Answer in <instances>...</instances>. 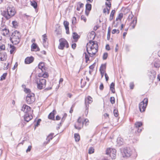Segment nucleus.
I'll use <instances>...</instances> for the list:
<instances>
[{
	"mask_svg": "<svg viewBox=\"0 0 160 160\" xmlns=\"http://www.w3.org/2000/svg\"><path fill=\"white\" fill-rule=\"evenodd\" d=\"M87 51L88 54L86 52L84 53L85 58L86 59V62H88L89 60V57L92 58H93L94 55L98 51V44L91 40H90L89 42L87 43L86 46Z\"/></svg>",
	"mask_w": 160,
	"mask_h": 160,
	"instance_id": "obj_1",
	"label": "nucleus"
},
{
	"mask_svg": "<svg viewBox=\"0 0 160 160\" xmlns=\"http://www.w3.org/2000/svg\"><path fill=\"white\" fill-rule=\"evenodd\" d=\"M24 91L27 94L26 99L27 103L28 104L33 103L35 100L34 94L31 92L30 89L28 88H25Z\"/></svg>",
	"mask_w": 160,
	"mask_h": 160,
	"instance_id": "obj_2",
	"label": "nucleus"
},
{
	"mask_svg": "<svg viewBox=\"0 0 160 160\" xmlns=\"http://www.w3.org/2000/svg\"><path fill=\"white\" fill-rule=\"evenodd\" d=\"M21 35L19 32L16 31L12 32L10 40L14 44H18L20 41Z\"/></svg>",
	"mask_w": 160,
	"mask_h": 160,
	"instance_id": "obj_3",
	"label": "nucleus"
},
{
	"mask_svg": "<svg viewBox=\"0 0 160 160\" xmlns=\"http://www.w3.org/2000/svg\"><path fill=\"white\" fill-rule=\"evenodd\" d=\"M15 13L14 8L13 7H9L7 8V12L4 11L2 14L7 19H8L11 17L13 16Z\"/></svg>",
	"mask_w": 160,
	"mask_h": 160,
	"instance_id": "obj_4",
	"label": "nucleus"
},
{
	"mask_svg": "<svg viewBox=\"0 0 160 160\" xmlns=\"http://www.w3.org/2000/svg\"><path fill=\"white\" fill-rule=\"evenodd\" d=\"M46 80L45 79L42 78V77L38 78H37L36 82L37 84L38 88L42 89L45 88L46 86Z\"/></svg>",
	"mask_w": 160,
	"mask_h": 160,
	"instance_id": "obj_5",
	"label": "nucleus"
},
{
	"mask_svg": "<svg viewBox=\"0 0 160 160\" xmlns=\"http://www.w3.org/2000/svg\"><path fill=\"white\" fill-rule=\"evenodd\" d=\"M59 44L58 46V48L59 49L63 50L65 47H66L67 48L69 47L68 43L64 38H61L59 39Z\"/></svg>",
	"mask_w": 160,
	"mask_h": 160,
	"instance_id": "obj_6",
	"label": "nucleus"
},
{
	"mask_svg": "<svg viewBox=\"0 0 160 160\" xmlns=\"http://www.w3.org/2000/svg\"><path fill=\"white\" fill-rule=\"evenodd\" d=\"M121 152L123 158L129 157L132 154L131 149L128 148H125L122 149L121 150Z\"/></svg>",
	"mask_w": 160,
	"mask_h": 160,
	"instance_id": "obj_7",
	"label": "nucleus"
},
{
	"mask_svg": "<svg viewBox=\"0 0 160 160\" xmlns=\"http://www.w3.org/2000/svg\"><path fill=\"white\" fill-rule=\"evenodd\" d=\"M148 103V99L145 98L139 104V108L140 111L143 112L145 111Z\"/></svg>",
	"mask_w": 160,
	"mask_h": 160,
	"instance_id": "obj_8",
	"label": "nucleus"
},
{
	"mask_svg": "<svg viewBox=\"0 0 160 160\" xmlns=\"http://www.w3.org/2000/svg\"><path fill=\"white\" fill-rule=\"evenodd\" d=\"M116 152L115 149L109 148L106 150V154L109 155L112 159H114L116 157Z\"/></svg>",
	"mask_w": 160,
	"mask_h": 160,
	"instance_id": "obj_9",
	"label": "nucleus"
},
{
	"mask_svg": "<svg viewBox=\"0 0 160 160\" xmlns=\"http://www.w3.org/2000/svg\"><path fill=\"white\" fill-rule=\"evenodd\" d=\"M31 108L26 105H23L22 107V111H23L25 114L32 113Z\"/></svg>",
	"mask_w": 160,
	"mask_h": 160,
	"instance_id": "obj_10",
	"label": "nucleus"
},
{
	"mask_svg": "<svg viewBox=\"0 0 160 160\" xmlns=\"http://www.w3.org/2000/svg\"><path fill=\"white\" fill-rule=\"evenodd\" d=\"M92 101V98L90 96H88L86 98H85V102L86 106V110H87L88 108V104L91 103Z\"/></svg>",
	"mask_w": 160,
	"mask_h": 160,
	"instance_id": "obj_11",
	"label": "nucleus"
},
{
	"mask_svg": "<svg viewBox=\"0 0 160 160\" xmlns=\"http://www.w3.org/2000/svg\"><path fill=\"white\" fill-rule=\"evenodd\" d=\"M32 113H26L25 114L24 119L25 121L28 122L32 119Z\"/></svg>",
	"mask_w": 160,
	"mask_h": 160,
	"instance_id": "obj_12",
	"label": "nucleus"
},
{
	"mask_svg": "<svg viewBox=\"0 0 160 160\" xmlns=\"http://www.w3.org/2000/svg\"><path fill=\"white\" fill-rule=\"evenodd\" d=\"M77 124L78 126L77 127L76 126V124L74 125L75 128L77 129H80L81 128V127L82 126L83 122H82V120L81 117H79L78 118L77 121Z\"/></svg>",
	"mask_w": 160,
	"mask_h": 160,
	"instance_id": "obj_13",
	"label": "nucleus"
},
{
	"mask_svg": "<svg viewBox=\"0 0 160 160\" xmlns=\"http://www.w3.org/2000/svg\"><path fill=\"white\" fill-rule=\"evenodd\" d=\"M2 34L5 36H8L9 33V31L6 27H2L0 28Z\"/></svg>",
	"mask_w": 160,
	"mask_h": 160,
	"instance_id": "obj_14",
	"label": "nucleus"
},
{
	"mask_svg": "<svg viewBox=\"0 0 160 160\" xmlns=\"http://www.w3.org/2000/svg\"><path fill=\"white\" fill-rule=\"evenodd\" d=\"M34 60V58L32 57H28L25 60V63L28 64L32 63Z\"/></svg>",
	"mask_w": 160,
	"mask_h": 160,
	"instance_id": "obj_15",
	"label": "nucleus"
},
{
	"mask_svg": "<svg viewBox=\"0 0 160 160\" xmlns=\"http://www.w3.org/2000/svg\"><path fill=\"white\" fill-rule=\"evenodd\" d=\"M31 49L32 51H39L40 49L36 43H32L31 45Z\"/></svg>",
	"mask_w": 160,
	"mask_h": 160,
	"instance_id": "obj_16",
	"label": "nucleus"
},
{
	"mask_svg": "<svg viewBox=\"0 0 160 160\" xmlns=\"http://www.w3.org/2000/svg\"><path fill=\"white\" fill-rule=\"evenodd\" d=\"M63 24L65 27L66 30V32L67 34H69V30L68 25L69 24V22L67 21H64L63 22Z\"/></svg>",
	"mask_w": 160,
	"mask_h": 160,
	"instance_id": "obj_17",
	"label": "nucleus"
},
{
	"mask_svg": "<svg viewBox=\"0 0 160 160\" xmlns=\"http://www.w3.org/2000/svg\"><path fill=\"white\" fill-rule=\"evenodd\" d=\"M137 22V18L136 17L134 18L133 20L130 23V26L132 27L133 29L135 28Z\"/></svg>",
	"mask_w": 160,
	"mask_h": 160,
	"instance_id": "obj_18",
	"label": "nucleus"
},
{
	"mask_svg": "<svg viewBox=\"0 0 160 160\" xmlns=\"http://www.w3.org/2000/svg\"><path fill=\"white\" fill-rule=\"evenodd\" d=\"M106 64H104L101 65L99 69L100 72H106Z\"/></svg>",
	"mask_w": 160,
	"mask_h": 160,
	"instance_id": "obj_19",
	"label": "nucleus"
},
{
	"mask_svg": "<svg viewBox=\"0 0 160 160\" xmlns=\"http://www.w3.org/2000/svg\"><path fill=\"white\" fill-rule=\"evenodd\" d=\"M7 55L6 53H2L1 54L0 60L1 61H5L7 59Z\"/></svg>",
	"mask_w": 160,
	"mask_h": 160,
	"instance_id": "obj_20",
	"label": "nucleus"
},
{
	"mask_svg": "<svg viewBox=\"0 0 160 160\" xmlns=\"http://www.w3.org/2000/svg\"><path fill=\"white\" fill-rule=\"evenodd\" d=\"M117 142L118 145L120 146L123 144V139L121 137H118L117 139Z\"/></svg>",
	"mask_w": 160,
	"mask_h": 160,
	"instance_id": "obj_21",
	"label": "nucleus"
},
{
	"mask_svg": "<svg viewBox=\"0 0 160 160\" xmlns=\"http://www.w3.org/2000/svg\"><path fill=\"white\" fill-rule=\"evenodd\" d=\"M56 113V111L55 110H53V111L50 113L48 116L49 119H53L54 118V115Z\"/></svg>",
	"mask_w": 160,
	"mask_h": 160,
	"instance_id": "obj_22",
	"label": "nucleus"
},
{
	"mask_svg": "<svg viewBox=\"0 0 160 160\" xmlns=\"http://www.w3.org/2000/svg\"><path fill=\"white\" fill-rule=\"evenodd\" d=\"M153 65L156 68H158L160 66V62L158 59L156 60L153 63Z\"/></svg>",
	"mask_w": 160,
	"mask_h": 160,
	"instance_id": "obj_23",
	"label": "nucleus"
},
{
	"mask_svg": "<svg viewBox=\"0 0 160 160\" xmlns=\"http://www.w3.org/2000/svg\"><path fill=\"white\" fill-rule=\"evenodd\" d=\"M39 68L40 69L42 72H43L44 70V64L43 62H40L38 65Z\"/></svg>",
	"mask_w": 160,
	"mask_h": 160,
	"instance_id": "obj_24",
	"label": "nucleus"
},
{
	"mask_svg": "<svg viewBox=\"0 0 160 160\" xmlns=\"http://www.w3.org/2000/svg\"><path fill=\"white\" fill-rule=\"evenodd\" d=\"M10 52L11 54L14 52L16 51V47L13 45H10Z\"/></svg>",
	"mask_w": 160,
	"mask_h": 160,
	"instance_id": "obj_25",
	"label": "nucleus"
},
{
	"mask_svg": "<svg viewBox=\"0 0 160 160\" xmlns=\"http://www.w3.org/2000/svg\"><path fill=\"white\" fill-rule=\"evenodd\" d=\"M38 76L39 78L42 77V78H47L48 77V75L47 73L45 72L43 74L39 73L38 74Z\"/></svg>",
	"mask_w": 160,
	"mask_h": 160,
	"instance_id": "obj_26",
	"label": "nucleus"
},
{
	"mask_svg": "<svg viewBox=\"0 0 160 160\" xmlns=\"http://www.w3.org/2000/svg\"><path fill=\"white\" fill-rule=\"evenodd\" d=\"M83 4L81 3V2H78L77 4V10L79 11L80 10V8H82L83 7Z\"/></svg>",
	"mask_w": 160,
	"mask_h": 160,
	"instance_id": "obj_27",
	"label": "nucleus"
},
{
	"mask_svg": "<svg viewBox=\"0 0 160 160\" xmlns=\"http://www.w3.org/2000/svg\"><path fill=\"white\" fill-rule=\"evenodd\" d=\"M114 87H115L114 83H113V82H112L110 85V89L111 90V91L113 93H114L115 92Z\"/></svg>",
	"mask_w": 160,
	"mask_h": 160,
	"instance_id": "obj_28",
	"label": "nucleus"
},
{
	"mask_svg": "<svg viewBox=\"0 0 160 160\" xmlns=\"http://www.w3.org/2000/svg\"><path fill=\"white\" fill-rule=\"evenodd\" d=\"M88 37H90V39L91 40L93 39L95 37V33L94 32H91L88 35Z\"/></svg>",
	"mask_w": 160,
	"mask_h": 160,
	"instance_id": "obj_29",
	"label": "nucleus"
},
{
	"mask_svg": "<svg viewBox=\"0 0 160 160\" xmlns=\"http://www.w3.org/2000/svg\"><path fill=\"white\" fill-rule=\"evenodd\" d=\"M73 38L75 40H77L79 38V36L76 32H73L72 33Z\"/></svg>",
	"mask_w": 160,
	"mask_h": 160,
	"instance_id": "obj_30",
	"label": "nucleus"
},
{
	"mask_svg": "<svg viewBox=\"0 0 160 160\" xmlns=\"http://www.w3.org/2000/svg\"><path fill=\"white\" fill-rule=\"evenodd\" d=\"M92 6L90 4L88 3L86 5V10L88 11L89 12L91 9Z\"/></svg>",
	"mask_w": 160,
	"mask_h": 160,
	"instance_id": "obj_31",
	"label": "nucleus"
},
{
	"mask_svg": "<svg viewBox=\"0 0 160 160\" xmlns=\"http://www.w3.org/2000/svg\"><path fill=\"white\" fill-rule=\"evenodd\" d=\"M74 138L76 142H78L80 140V137L78 133H75L74 135Z\"/></svg>",
	"mask_w": 160,
	"mask_h": 160,
	"instance_id": "obj_32",
	"label": "nucleus"
},
{
	"mask_svg": "<svg viewBox=\"0 0 160 160\" xmlns=\"http://www.w3.org/2000/svg\"><path fill=\"white\" fill-rule=\"evenodd\" d=\"M115 12V10H112L111 12L110 13V18H109V20L111 21H112L113 18V16Z\"/></svg>",
	"mask_w": 160,
	"mask_h": 160,
	"instance_id": "obj_33",
	"label": "nucleus"
},
{
	"mask_svg": "<svg viewBox=\"0 0 160 160\" xmlns=\"http://www.w3.org/2000/svg\"><path fill=\"white\" fill-rule=\"evenodd\" d=\"M53 137V134H49L47 137L46 140L47 141V143L49 142L50 140H51Z\"/></svg>",
	"mask_w": 160,
	"mask_h": 160,
	"instance_id": "obj_34",
	"label": "nucleus"
},
{
	"mask_svg": "<svg viewBox=\"0 0 160 160\" xmlns=\"http://www.w3.org/2000/svg\"><path fill=\"white\" fill-rule=\"evenodd\" d=\"M110 9L108 8L107 7L105 8L103 10V12L105 14H108L109 13Z\"/></svg>",
	"mask_w": 160,
	"mask_h": 160,
	"instance_id": "obj_35",
	"label": "nucleus"
},
{
	"mask_svg": "<svg viewBox=\"0 0 160 160\" xmlns=\"http://www.w3.org/2000/svg\"><path fill=\"white\" fill-rule=\"evenodd\" d=\"M12 24L13 27L15 28H17L18 27V22L16 21H14L12 22Z\"/></svg>",
	"mask_w": 160,
	"mask_h": 160,
	"instance_id": "obj_36",
	"label": "nucleus"
},
{
	"mask_svg": "<svg viewBox=\"0 0 160 160\" xmlns=\"http://www.w3.org/2000/svg\"><path fill=\"white\" fill-rule=\"evenodd\" d=\"M142 125V123L141 122H137L135 124V127L136 128L140 127Z\"/></svg>",
	"mask_w": 160,
	"mask_h": 160,
	"instance_id": "obj_37",
	"label": "nucleus"
},
{
	"mask_svg": "<svg viewBox=\"0 0 160 160\" xmlns=\"http://www.w3.org/2000/svg\"><path fill=\"white\" fill-rule=\"evenodd\" d=\"M31 5L34 8H36L37 6V4L36 2H31Z\"/></svg>",
	"mask_w": 160,
	"mask_h": 160,
	"instance_id": "obj_38",
	"label": "nucleus"
},
{
	"mask_svg": "<svg viewBox=\"0 0 160 160\" xmlns=\"http://www.w3.org/2000/svg\"><path fill=\"white\" fill-rule=\"evenodd\" d=\"M123 16V14L122 13H119L117 18H116V20H118V19L121 20V19L122 18Z\"/></svg>",
	"mask_w": 160,
	"mask_h": 160,
	"instance_id": "obj_39",
	"label": "nucleus"
},
{
	"mask_svg": "<svg viewBox=\"0 0 160 160\" xmlns=\"http://www.w3.org/2000/svg\"><path fill=\"white\" fill-rule=\"evenodd\" d=\"M133 16H134L132 13V12H131V13L129 15L128 17V20L129 21H131L132 19L133 18Z\"/></svg>",
	"mask_w": 160,
	"mask_h": 160,
	"instance_id": "obj_40",
	"label": "nucleus"
},
{
	"mask_svg": "<svg viewBox=\"0 0 160 160\" xmlns=\"http://www.w3.org/2000/svg\"><path fill=\"white\" fill-rule=\"evenodd\" d=\"M43 42L44 43H45L46 42L47 39L46 35V34H44L42 35Z\"/></svg>",
	"mask_w": 160,
	"mask_h": 160,
	"instance_id": "obj_41",
	"label": "nucleus"
},
{
	"mask_svg": "<svg viewBox=\"0 0 160 160\" xmlns=\"http://www.w3.org/2000/svg\"><path fill=\"white\" fill-rule=\"evenodd\" d=\"M94 152V149L92 148H90L88 150V153L89 154H92Z\"/></svg>",
	"mask_w": 160,
	"mask_h": 160,
	"instance_id": "obj_42",
	"label": "nucleus"
},
{
	"mask_svg": "<svg viewBox=\"0 0 160 160\" xmlns=\"http://www.w3.org/2000/svg\"><path fill=\"white\" fill-rule=\"evenodd\" d=\"M105 4L108 7V8H110V9L111 4V2L109 1H108V2H106Z\"/></svg>",
	"mask_w": 160,
	"mask_h": 160,
	"instance_id": "obj_43",
	"label": "nucleus"
},
{
	"mask_svg": "<svg viewBox=\"0 0 160 160\" xmlns=\"http://www.w3.org/2000/svg\"><path fill=\"white\" fill-rule=\"evenodd\" d=\"M112 32L113 34H115L116 33H119V31L118 29L117 30L116 29H114L112 31Z\"/></svg>",
	"mask_w": 160,
	"mask_h": 160,
	"instance_id": "obj_44",
	"label": "nucleus"
},
{
	"mask_svg": "<svg viewBox=\"0 0 160 160\" xmlns=\"http://www.w3.org/2000/svg\"><path fill=\"white\" fill-rule=\"evenodd\" d=\"M76 22V18L75 17L72 18V23L73 24H75Z\"/></svg>",
	"mask_w": 160,
	"mask_h": 160,
	"instance_id": "obj_45",
	"label": "nucleus"
},
{
	"mask_svg": "<svg viewBox=\"0 0 160 160\" xmlns=\"http://www.w3.org/2000/svg\"><path fill=\"white\" fill-rule=\"evenodd\" d=\"M110 30H109V28L108 29V32L107 34V38L108 40H109L110 39Z\"/></svg>",
	"mask_w": 160,
	"mask_h": 160,
	"instance_id": "obj_46",
	"label": "nucleus"
},
{
	"mask_svg": "<svg viewBox=\"0 0 160 160\" xmlns=\"http://www.w3.org/2000/svg\"><path fill=\"white\" fill-rule=\"evenodd\" d=\"M113 113L115 117H117L118 116V112L117 110L115 109L114 110Z\"/></svg>",
	"mask_w": 160,
	"mask_h": 160,
	"instance_id": "obj_47",
	"label": "nucleus"
},
{
	"mask_svg": "<svg viewBox=\"0 0 160 160\" xmlns=\"http://www.w3.org/2000/svg\"><path fill=\"white\" fill-rule=\"evenodd\" d=\"M110 101L112 104H113L115 103V98L114 97H111L110 98Z\"/></svg>",
	"mask_w": 160,
	"mask_h": 160,
	"instance_id": "obj_48",
	"label": "nucleus"
},
{
	"mask_svg": "<svg viewBox=\"0 0 160 160\" xmlns=\"http://www.w3.org/2000/svg\"><path fill=\"white\" fill-rule=\"evenodd\" d=\"M108 53H104L103 56V58L104 60H105L108 57Z\"/></svg>",
	"mask_w": 160,
	"mask_h": 160,
	"instance_id": "obj_49",
	"label": "nucleus"
},
{
	"mask_svg": "<svg viewBox=\"0 0 160 160\" xmlns=\"http://www.w3.org/2000/svg\"><path fill=\"white\" fill-rule=\"evenodd\" d=\"M5 49V47L4 45H2L0 46V51L4 50Z\"/></svg>",
	"mask_w": 160,
	"mask_h": 160,
	"instance_id": "obj_50",
	"label": "nucleus"
},
{
	"mask_svg": "<svg viewBox=\"0 0 160 160\" xmlns=\"http://www.w3.org/2000/svg\"><path fill=\"white\" fill-rule=\"evenodd\" d=\"M81 19L83 20V21L85 22L86 21L87 19L85 16L83 15H82L81 17Z\"/></svg>",
	"mask_w": 160,
	"mask_h": 160,
	"instance_id": "obj_51",
	"label": "nucleus"
},
{
	"mask_svg": "<svg viewBox=\"0 0 160 160\" xmlns=\"http://www.w3.org/2000/svg\"><path fill=\"white\" fill-rule=\"evenodd\" d=\"M89 120L88 119H86L84 120V122H83V124L85 123V125L86 126L88 124Z\"/></svg>",
	"mask_w": 160,
	"mask_h": 160,
	"instance_id": "obj_52",
	"label": "nucleus"
},
{
	"mask_svg": "<svg viewBox=\"0 0 160 160\" xmlns=\"http://www.w3.org/2000/svg\"><path fill=\"white\" fill-rule=\"evenodd\" d=\"M7 73H4L2 76L1 77V79L2 80L4 79L6 76Z\"/></svg>",
	"mask_w": 160,
	"mask_h": 160,
	"instance_id": "obj_53",
	"label": "nucleus"
},
{
	"mask_svg": "<svg viewBox=\"0 0 160 160\" xmlns=\"http://www.w3.org/2000/svg\"><path fill=\"white\" fill-rule=\"evenodd\" d=\"M104 75H105L106 81H108L109 79V77H108V75L106 73H105Z\"/></svg>",
	"mask_w": 160,
	"mask_h": 160,
	"instance_id": "obj_54",
	"label": "nucleus"
},
{
	"mask_svg": "<svg viewBox=\"0 0 160 160\" xmlns=\"http://www.w3.org/2000/svg\"><path fill=\"white\" fill-rule=\"evenodd\" d=\"M130 88L131 89H133L134 88V84L133 82H131L130 84Z\"/></svg>",
	"mask_w": 160,
	"mask_h": 160,
	"instance_id": "obj_55",
	"label": "nucleus"
},
{
	"mask_svg": "<svg viewBox=\"0 0 160 160\" xmlns=\"http://www.w3.org/2000/svg\"><path fill=\"white\" fill-rule=\"evenodd\" d=\"M31 148H32L31 146H29L28 147L27 149L26 150V152H30L31 151Z\"/></svg>",
	"mask_w": 160,
	"mask_h": 160,
	"instance_id": "obj_56",
	"label": "nucleus"
},
{
	"mask_svg": "<svg viewBox=\"0 0 160 160\" xmlns=\"http://www.w3.org/2000/svg\"><path fill=\"white\" fill-rule=\"evenodd\" d=\"M99 88L101 90H102L103 89V86L102 83H101L99 87Z\"/></svg>",
	"mask_w": 160,
	"mask_h": 160,
	"instance_id": "obj_57",
	"label": "nucleus"
},
{
	"mask_svg": "<svg viewBox=\"0 0 160 160\" xmlns=\"http://www.w3.org/2000/svg\"><path fill=\"white\" fill-rule=\"evenodd\" d=\"M76 47V43H73L72 45V48L74 49Z\"/></svg>",
	"mask_w": 160,
	"mask_h": 160,
	"instance_id": "obj_58",
	"label": "nucleus"
},
{
	"mask_svg": "<svg viewBox=\"0 0 160 160\" xmlns=\"http://www.w3.org/2000/svg\"><path fill=\"white\" fill-rule=\"evenodd\" d=\"M74 105H72V106L70 110L69 111V112L70 113H72L73 112V108L74 107Z\"/></svg>",
	"mask_w": 160,
	"mask_h": 160,
	"instance_id": "obj_59",
	"label": "nucleus"
},
{
	"mask_svg": "<svg viewBox=\"0 0 160 160\" xmlns=\"http://www.w3.org/2000/svg\"><path fill=\"white\" fill-rule=\"evenodd\" d=\"M41 119H38V120L37 122V124L36 125V126H38V125H39V123L41 122Z\"/></svg>",
	"mask_w": 160,
	"mask_h": 160,
	"instance_id": "obj_60",
	"label": "nucleus"
},
{
	"mask_svg": "<svg viewBox=\"0 0 160 160\" xmlns=\"http://www.w3.org/2000/svg\"><path fill=\"white\" fill-rule=\"evenodd\" d=\"M106 49L108 50H109L110 49L109 45L107 44L106 46Z\"/></svg>",
	"mask_w": 160,
	"mask_h": 160,
	"instance_id": "obj_61",
	"label": "nucleus"
},
{
	"mask_svg": "<svg viewBox=\"0 0 160 160\" xmlns=\"http://www.w3.org/2000/svg\"><path fill=\"white\" fill-rule=\"evenodd\" d=\"M89 68L90 70H92L94 68V66L93 65H92L89 66Z\"/></svg>",
	"mask_w": 160,
	"mask_h": 160,
	"instance_id": "obj_62",
	"label": "nucleus"
},
{
	"mask_svg": "<svg viewBox=\"0 0 160 160\" xmlns=\"http://www.w3.org/2000/svg\"><path fill=\"white\" fill-rule=\"evenodd\" d=\"M56 119L57 120H59L60 119V118L59 116H57L56 118Z\"/></svg>",
	"mask_w": 160,
	"mask_h": 160,
	"instance_id": "obj_63",
	"label": "nucleus"
},
{
	"mask_svg": "<svg viewBox=\"0 0 160 160\" xmlns=\"http://www.w3.org/2000/svg\"><path fill=\"white\" fill-rule=\"evenodd\" d=\"M104 116L105 118H106L107 117H108L109 114L107 113H105L104 114Z\"/></svg>",
	"mask_w": 160,
	"mask_h": 160,
	"instance_id": "obj_64",
	"label": "nucleus"
}]
</instances>
